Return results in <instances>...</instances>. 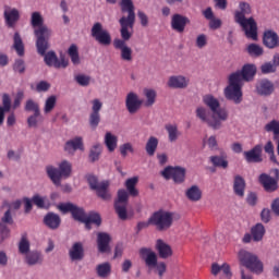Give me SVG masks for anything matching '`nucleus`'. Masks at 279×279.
Listing matches in <instances>:
<instances>
[{
  "instance_id": "dca6fc26",
  "label": "nucleus",
  "mask_w": 279,
  "mask_h": 279,
  "mask_svg": "<svg viewBox=\"0 0 279 279\" xmlns=\"http://www.w3.org/2000/svg\"><path fill=\"white\" fill-rule=\"evenodd\" d=\"M46 49L44 53H39V56L44 57V62L47 64V66H54V69H66L69 66V60L61 58L58 59V54H56V51L51 50L48 51Z\"/></svg>"
},
{
  "instance_id": "69168bd1",
  "label": "nucleus",
  "mask_w": 279,
  "mask_h": 279,
  "mask_svg": "<svg viewBox=\"0 0 279 279\" xmlns=\"http://www.w3.org/2000/svg\"><path fill=\"white\" fill-rule=\"evenodd\" d=\"M51 88V84H49L47 81H40L36 85L37 93H47Z\"/></svg>"
},
{
  "instance_id": "9b49d317",
  "label": "nucleus",
  "mask_w": 279,
  "mask_h": 279,
  "mask_svg": "<svg viewBox=\"0 0 279 279\" xmlns=\"http://www.w3.org/2000/svg\"><path fill=\"white\" fill-rule=\"evenodd\" d=\"M203 104L211 110L213 114H216L220 121H228V110L226 108H221V104L219 99L215 96L208 94L203 96Z\"/></svg>"
},
{
  "instance_id": "052dcab7",
  "label": "nucleus",
  "mask_w": 279,
  "mask_h": 279,
  "mask_svg": "<svg viewBox=\"0 0 279 279\" xmlns=\"http://www.w3.org/2000/svg\"><path fill=\"white\" fill-rule=\"evenodd\" d=\"M208 45V37L206 35L201 34L196 37V47L198 49H204Z\"/></svg>"
},
{
  "instance_id": "4be33fe9",
  "label": "nucleus",
  "mask_w": 279,
  "mask_h": 279,
  "mask_svg": "<svg viewBox=\"0 0 279 279\" xmlns=\"http://www.w3.org/2000/svg\"><path fill=\"white\" fill-rule=\"evenodd\" d=\"M244 158L248 163H260L263 162V145L257 144L251 150L244 151Z\"/></svg>"
},
{
  "instance_id": "6e6552de",
  "label": "nucleus",
  "mask_w": 279,
  "mask_h": 279,
  "mask_svg": "<svg viewBox=\"0 0 279 279\" xmlns=\"http://www.w3.org/2000/svg\"><path fill=\"white\" fill-rule=\"evenodd\" d=\"M149 223L155 226L159 232H165L173 226V213L163 209L155 211L149 218Z\"/></svg>"
},
{
  "instance_id": "f257e3e1",
  "label": "nucleus",
  "mask_w": 279,
  "mask_h": 279,
  "mask_svg": "<svg viewBox=\"0 0 279 279\" xmlns=\"http://www.w3.org/2000/svg\"><path fill=\"white\" fill-rule=\"evenodd\" d=\"M120 8L122 14H128V16L123 15L119 20L122 39H114L113 47L114 49H119L121 51V60L124 62H132V48H130L125 43L132 38V33H130V29H134V24L136 23L134 2L132 0H120Z\"/></svg>"
},
{
  "instance_id": "7ed1b4c3",
  "label": "nucleus",
  "mask_w": 279,
  "mask_h": 279,
  "mask_svg": "<svg viewBox=\"0 0 279 279\" xmlns=\"http://www.w3.org/2000/svg\"><path fill=\"white\" fill-rule=\"evenodd\" d=\"M45 20L39 12H33L31 17V25L34 27V34L36 36V49L37 53H45L46 49H49V39L51 38V29L44 24Z\"/></svg>"
},
{
  "instance_id": "e433bc0d",
  "label": "nucleus",
  "mask_w": 279,
  "mask_h": 279,
  "mask_svg": "<svg viewBox=\"0 0 279 279\" xmlns=\"http://www.w3.org/2000/svg\"><path fill=\"white\" fill-rule=\"evenodd\" d=\"M136 184H138V177H133L125 181V187L131 197H138V190L136 189Z\"/></svg>"
},
{
  "instance_id": "412c9836",
  "label": "nucleus",
  "mask_w": 279,
  "mask_h": 279,
  "mask_svg": "<svg viewBox=\"0 0 279 279\" xmlns=\"http://www.w3.org/2000/svg\"><path fill=\"white\" fill-rule=\"evenodd\" d=\"M190 24L191 20L180 13H175L171 17V27L174 32H178L179 34H183L184 29H186V26Z\"/></svg>"
},
{
  "instance_id": "72a5a7b5",
  "label": "nucleus",
  "mask_w": 279,
  "mask_h": 279,
  "mask_svg": "<svg viewBox=\"0 0 279 279\" xmlns=\"http://www.w3.org/2000/svg\"><path fill=\"white\" fill-rule=\"evenodd\" d=\"M209 160L214 167H218L219 169H228V155L222 153L220 156H211Z\"/></svg>"
},
{
  "instance_id": "79ce46f5",
  "label": "nucleus",
  "mask_w": 279,
  "mask_h": 279,
  "mask_svg": "<svg viewBox=\"0 0 279 279\" xmlns=\"http://www.w3.org/2000/svg\"><path fill=\"white\" fill-rule=\"evenodd\" d=\"M13 49H15L17 56H25V46L23 45V39L21 38V34L15 33L13 37Z\"/></svg>"
},
{
  "instance_id": "c03bdc74",
  "label": "nucleus",
  "mask_w": 279,
  "mask_h": 279,
  "mask_svg": "<svg viewBox=\"0 0 279 279\" xmlns=\"http://www.w3.org/2000/svg\"><path fill=\"white\" fill-rule=\"evenodd\" d=\"M264 151H265V154L269 155L270 162H274L275 165H278V159L276 158V150H275V147H274V142L268 141L264 145Z\"/></svg>"
},
{
  "instance_id": "0e129e2a",
  "label": "nucleus",
  "mask_w": 279,
  "mask_h": 279,
  "mask_svg": "<svg viewBox=\"0 0 279 279\" xmlns=\"http://www.w3.org/2000/svg\"><path fill=\"white\" fill-rule=\"evenodd\" d=\"M38 117H40V112L32 114L27 118L28 128H38Z\"/></svg>"
},
{
  "instance_id": "7c9ffc66",
  "label": "nucleus",
  "mask_w": 279,
  "mask_h": 279,
  "mask_svg": "<svg viewBox=\"0 0 279 279\" xmlns=\"http://www.w3.org/2000/svg\"><path fill=\"white\" fill-rule=\"evenodd\" d=\"M156 250L160 256V258H169V256H173V251L171 246L162 240H157Z\"/></svg>"
},
{
  "instance_id": "aec40b11",
  "label": "nucleus",
  "mask_w": 279,
  "mask_h": 279,
  "mask_svg": "<svg viewBox=\"0 0 279 279\" xmlns=\"http://www.w3.org/2000/svg\"><path fill=\"white\" fill-rule=\"evenodd\" d=\"M231 75H238L239 82L243 84V82H252L256 75V65L254 64H244L241 71H236Z\"/></svg>"
},
{
  "instance_id": "f03ea898",
  "label": "nucleus",
  "mask_w": 279,
  "mask_h": 279,
  "mask_svg": "<svg viewBox=\"0 0 279 279\" xmlns=\"http://www.w3.org/2000/svg\"><path fill=\"white\" fill-rule=\"evenodd\" d=\"M252 14V7L247 2H240L239 10L234 12V21L240 25L246 38L258 40V24L254 17H246Z\"/></svg>"
},
{
  "instance_id": "bf43d9fd",
  "label": "nucleus",
  "mask_w": 279,
  "mask_h": 279,
  "mask_svg": "<svg viewBox=\"0 0 279 279\" xmlns=\"http://www.w3.org/2000/svg\"><path fill=\"white\" fill-rule=\"evenodd\" d=\"M128 151H130V154H134V147L130 143H125L120 146V154L123 158L128 156Z\"/></svg>"
},
{
  "instance_id": "1a4fd4ad",
  "label": "nucleus",
  "mask_w": 279,
  "mask_h": 279,
  "mask_svg": "<svg viewBox=\"0 0 279 279\" xmlns=\"http://www.w3.org/2000/svg\"><path fill=\"white\" fill-rule=\"evenodd\" d=\"M270 173H272L274 177H270L268 173L265 172L259 174L258 182L266 191V193H276L279 184V169L272 168L270 169Z\"/></svg>"
},
{
  "instance_id": "58836bf2",
  "label": "nucleus",
  "mask_w": 279,
  "mask_h": 279,
  "mask_svg": "<svg viewBox=\"0 0 279 279\" xmlns=\"http://www.w3.org/2000/svg\"><path fill=\"white\" fill-rule=\"evenodd\" d=\"M26 263L31 266L43 264V254L38 251L29 252L26 255Z\"/></svg>"
},
{
  "instance_id": "f704fd0d",
  "label": "nucleus",
  "mask_w": 279,
  "mask_h": 279,
  "mask_svg": "<svg viewBox=\"0 0 279 279\" xmlns=\"http://www.w3.org/2000/svg\"><path fill=\"white\" fill-rule=\"evenodd\" d=\"M83 223H85L86 230L92 229V223H95V226H101V216L95 211H92L88 215H85V220H83Z\"/></svg>"
},
{
  "instance_id": "9d476101",
  "label": "nucleus",
  "mask_w": 279,
  "mask_h": 279,
  "mask_svg": "<svg viewBox=\"0 0 279 279\" xmlns=\"http://www.w3.org/2000/svg\"><path fill=\"white\" fill-rule=\"evenodd\" d=\"M90 36L98 43V45H101L102 47H110L112 45V36L110 35V32L108 29L104 28V25L99 22H96L92 29H90Z\"/></svg>"
},
{
  "instance_id": "a878e982",
  "label": "nucleus",
  "mask_w": 279,
  "mask_h": 279,
  "mask_svg": "<svg viewBox=\"0 0 279 279\" xmlns=\"http://www.w3.org/2000/svg\"><path fill=\"white\" fill-rule=\"evenodd\" d=\"M110 234L106 232H98L97 233V245H98V252L100 254H106L110 252Z\"/></svg>"
},
{
  "instance_id": "473e14b6",
  "label": "nucleus",
  "mask_w": 279,
  "mask_h": 279,
  "mask_svg": "<svg viewBox=\"0 0 279 279\" xmlns=\"http://www.w3.org/2000/svg\"><path fill=\"white\" fill-rule=\"evenodd\" d=\"M265 232H266L265 226H263V223L260 222L256 223L251 228V234L255 243H259V241L264 239Z\"/></svg>"
},
{
  "instance_id": "f8f14e48",
  "label": "nucleus",
  "mask_w": 279,
  "mask_h": 279,
  "mask_svg": "<svg viewBox=\"0 0 279 279\" xmlns=\"http://www.w3.org/2000/svg\"><path fill=\"white\" fill-rule=\"evenodd\" d=\"M196 117L202 121V123H206L208 128L211 130H221V121L216 114L211 113L205 107L196 108Z\"/></svg>"
},
{
  "instance_id": "e2e57ef3",
  "label": "nucleus",
  "mask_w": 279,
  "mask_h": 279,
  "mask_svg": "<svg viewBox=\"0 0 279 279\" xmlns=\"http://www.w3.org/2000/svg\"><path fill=\"white\" fill-rule=\"evenodd\" d=\"M2 109L10 112L12 110V100L10 99V95L3 94L2 96Z\"/></svg>"
},
{
  "instance_id": "c756f323",
  "label": "nucleus",
  "mask_w": 279,
  "mask_h": 279,
  "mask_svg": "<svg viewBox=\"0 0 279 279\" xmlns=\"http://www.w3.org/2000/svg\"><path fill=\"white\" fill-rule=\"evenodd\" d=\"M64 149L65 151H68V154H73L74 151H77V149L83 150L84 141L82 140V137H75L73 140H70L65 143Z\"/></svg>"
},
{
  "instance_id": "cd10ccee",
  "label": "nucleus",
  "mask_w": 279,
  "mask_h": 279,
  "mask_svg": "<svg viewBox=\"0 0 279 279\" xmlns=\"http://www.w3.org/2000/svg\"><path fill=\"white\" fill-rule=\"evenodd\" d=\"M71 260L84 259V244L82 242H75L69 251Z\"/></svg>"
},
{
  "instance_id": "13d9d810",
  "label": "nucleus",
  "mask_w": 279,
  "mask_h": 279,
  "mask_svg": "<svg viewBox=\"0 0 279 279\" xmlns=\"http://www.w3.org/2000/svg\"><path fill=\"white\" fill-rule=\"evenodd\" d=\"M10 236V229L5 223L0 222V243H3L4 239H8Z\"/></svg>"
},
{
  "instance_id": "2f4dec72",
  "label": "nucleus",
  "mask_w": 279,
  "mask_h": 279,
  "mask_svg": "<svg viewBox=\"0 0 279 279\" xmlns=\"http://www.w3.org/2000/svg\"><path fill=\"white\" fill-rule=\"evenodd\" d=\"M220 271L226 276V278L230 279L232 278V270H230V265L225 263L221 266L219 264L215 263L211 265V274L213 276H219Z\"/></svg>"
},
{
  "instance_id": "ea45409f",
  "label": "nucleus",
  "mask_w": 279,
  "mask_h": 279,
  "mask_svg": "<svg viewBox=\"0 0 279 279\" xmlns=\"http://www.w3.org/2000/svg\"><path fill=\"white\" fill-rule=\"evenodd\" d=\"M104 151V148L101 147V144H94L89 149V161L90 162H97L99 158H101V153Z\"/></svg>"
},
{
  "instance_id": "5fc2aeb1",
  "label": "nucleus",
  "mask_w": 279,
  "mask_h": 279,
  "mask_svg": "<svg viewBox=\"0 0 279 279\" xmlns=\"http://www.w3.org/2000/svg\"><path fill=\"white\" fill-rule=\"evenodd\" d=\"M25 110L26 112H34V114H38V112H40V106L33 99H28L25 105Z\"/></svg>"
},
{
  "instance_id": "3c124183",
  "label": "nucleus",
  "mask_w": 279,
  "mask_h": 279,
  "mask_svg": "<svg viewBox=\"0 0 279 279\" xmlns=\"http://www.w3.org/2000/svg\"><path fill=\"white\" fill-rule=\"evenodd\" d=\"M247 53H250L253 58H259V56H263L264 50L259 45L251 44L247 46Z\"/></svg>"
},
{
  "instance_id": "5701e85b",
  "label": "nucleus",
  "mask_w": 279,
  "mask_h": 279,
  "mask_svg": "<svg viewBox=\"0 0 279 279\" xmlns=\"http://www.w3.org/2000/svg\"><path fill=\"white\" fill-rule=\"evenodd\" d=\"M263 43L264 46L267 47V49H277V47H279L278 33L271 29L265 31L263 36Z\"/></svg>"
},
{
  "instance_id": "680f3d73",
  "label": "nucleus",
  "mask_w": 279,
  "mask_h": 279,
  "mask_svg": "<svg viewBox=\"0 0 279 279\" xmlns=\"http://www.w3.org/2000/svg\"><path fill=\"white\" fill-rule=\"evenodd\" d=\"M75 81L80 86H88V84H90V76L78 74L75 76Z\"/></svg>"
},
{
  "instance_id": "774afa93",
  "label": "nucleus",
  "mask_w": 279,
  "mask_h": 279,
  "mask_svg": "<svg viewBox=\"0 0 279 279\" xmlns=\"http://www.w3.org/2000/svg\"><path fill=\"white\" fill-rule=\"evenodd\" d=\"M262 73H276V65H274L271 62L264 63L262 65Z\"/></svg>"
},
{
  "instance_id": "2eb2a0df",
  "label": "nucleus",
  "mask_w": 279,
  "mask_h": 279,
  "mask_svg": "<svg viewBox=\"0 0 279 279\" xmlns=\"http://www.w3.org/2000/svg\"><path fill=\"white\" fill-rule=\"evenodd\" d=\"M166 180H173L175 184H182L186 180V169L182 167L168 166L161 172Z\"/></svg>"
},
{
  "instance_id": "8fccbe9b",
  "label": "nucleus",
  "mask_w": 279,
  "mask_h": 279,
  "mask_svg": "<svg viewBox=\"0 0 279 279\" xmlns=\"http://www.w3.org/2000/svg\"><path fill=\"white\" fill-rule=\"evenodd\" d=\"M68 56L71 58V62L73 64H80V52L77 51V46L71 45L68 50Z\"/></svg>"
},
{
  "instance_id": "f3484780",
  "label": "nucleus",
  "mask_w": 279,
  "mask_h": 279,
  "mask_svg": "<svg viewBox=\"0 0 279 279\" xmlns=\"http://www.w3.org/2000/svg\"><path fill=\"white\" fill-rule=\"evenodd\" d=\"M101 108H104V102H101V100H99L98 98L92 100V113L89 114V125L90 128H93V130H97V126L101 121V114H99Z\"/></svg>"
},
{
  "instance_id": "393cba45",
  "label": "nucleus",
  "mask_w": 279,
  "mask_h": 279,
  "mask_svg": "<svg viewBox=\"0 0 279 279\" xmlns=\"http://www.w3.org/2000/svg\"><path fill=\"white\" fill-rule=\"evenodd\" d=\"M256 93L262 97H269L274 93V83L269 80H260L256 84Z\"/></svg>"
},
{
  "instance_id": "a211bd4d",
  "label": "nucleus",
  "mask_w": 279,
  "mask_h": 279,
  "mask_svg": "<svg viewBox=\"0 0 279 279\" xmlns=\"http://www.w3.org/2000/svg\"><path fill=\"white\" fill-rule=\"evenodd\" d=\"M3 16L4 23L10 29H14L16 27V23L21 21V13L14 8L5 7Z\"/></svg>"
},
{
  "instance_id": "864d4df0",
  "label": "nucleus",
  "mask_w": 279,
  "mask_h": 279,
  "mask_svg": "<svg viewBox=\"0 0 279 279\" xmlns=\"http://www.w3.org/2000/svg\"><path fill=\"white\" fill-rule=\"evenodd\" d=\"M144 95L146 97L145 106L149 108L153 104H156V90L154 89H144Z\"/></svg>"
},
{
  "instance_id": "603ef678",
  "label": "nucleus",
  "mask_w": 279,
  "mask_h": 279,
  "mask_svg": "<svg viewBox=\"0 0 279 279\" xmlns=\"http://www.w3.org/2000/svg\"><path fill=\"white\" fill-rule=\"evenodd\" d=\"M58 101V98H56V96H49L47 99H46V102H45V107H44V112L46 114H49V112H51L53 110V108H56V102Z\"/></svg>"
},
{
  "instance_id": "a18cd8bd",
  "label": "nucleus",
  "mask_w": 279,
  "mask_h": 279,
  "mask_svg": "<svg viewBox=\"0 0 279 279\" xmlns=\"http://www.w3.org/2000/svg\"><path fill=\"white\" fill-rule=\"evenodd\" d=\"M29 247H31L29 240H27V234L24 233L22 234V238L19 242L20 254H23L26 256L29 253Z\"/></svg>"
},
{
  "instance_id": "4d7b16f0",
  "label": "nucleus",
  "mask_w": 279,
  "mask_h": 279,
  "mask_svg": "<svg viewBox=\"0 0 279 279\" xmlns=\"http://www.w3.org/2000/svg\"><path fill=\"white\" fill-rule=\"evenodd\" d=\"M13 71L20 74L25 73V61L23 59H16L13 64Z\"/></svg>"
},
{
  "instance_id": "c9c22d12",
  "label": "nucleus",
  "mask_w": 279,
  "mask_h": 279,
  "mask_svg": "<svg viewBox=\"0 0 279 279\" xmlns=\"http://www.w3.org/2000/svg\"><path fill=\"white\" fill-rule=\"evenodd\" d=\"M119 143V137L112 134L111 132H107L105 134V145L110 154L117 149V145Z\"/></svg>"
},
{
  "instance_id": "338daca9",
  "label": "nucleus",
  "mask_w": 279,
  "mask_h": 279,
  "mask_svg": "<svg viewBox=\"0 0 279 279\" xmlns=\"http://www.w3.org/2000/svg\"><path fill=\"white\" fill-rule=\"evenodd\" d=\"M32 202L35 204V206H37V208H45V198L40 195H34Z\"/></svg>"
},
{
  "instance_id": "37998d69",
  "label": "nucleus",
  "mask_w": 279,
  "mask_h": 279,
  "mask_svg": "<svg viewBox=\"0 0 279 279\" xmlns=\"http://www.w3.org/2000/svg\"><path fill=\"white\" fill-rule=\"evenodd\" d=\"M158 137L156 136H150L148 138V141L146 142V146H145V149H146V154L148 156H155L156 154V149H158Z\"/></svg>"
},
{
  "instance_id": "0eeeda50",
  "label": "nucleus",
  "mask_w": 279,
  "mask_h": 279,
  "mask_svg": "<svg viewBox=\"0 0 279 279\" xmlns=\"http://www.w3.org/2000/svg\"><path fill=\"white\" fill-rule=\"evenodd\" d=\"M140 256L145 262L146 267L149 269H154L156 267L157 274L160 278L165 276L167 271V264L163 262L158 264V256L151 248L149 247H142L140 248Z\"/></svg>"
},
{
  "instance_id": "6e6d98bb",
  "label": "nucleus",
  "mask_w": 279,
  "mask_h": 279,
  "mask_svg": "<svg viewBox=\"0 0 279 279\" xmlns=\"http://www.w3.org/2000/svg\"><path fill=\"white\" fill-rule=\"evenodd\" d=\"M130 197V194L125 190H119L118 191V199L116 201V204H124L128 205V199Z\"/></svg>"
},
{
  "instance_id": "4468645a",
  "label": "nucleus",
  "mask_w": 279,
  "mask_h": 279,
  "mask_svg": "<svg viewBox=\"0 0 279 279\" xmlns=\"http://www.w3.org/2000/svg\"><path fill=\"white\" fill-rule=\"evenodd\" d=\"M87 182L92 191H96L98 197L105 201L110 199V193L108 192V187L110 186V183L108 181H102L99 183V181L97 180V177L88 175Z\"/></svg>"
},
{
  "instance_id": "09e8293b",
  "label": "nucleus",
  "mask_w": 279,
  "mask_h": 279,
  "mask_svg": "<svg viewBox=\"0 0 279 279\" xmlns=\"http://www.w3.org/2000/svg\"><path fill=\"white\" fill-rule=\"evenodd\" d=\"M264 130L266 132H272L274 138H276V136H279V120H271L265 125Z\"/></svg>"
},
{
  "instance_id": "20e7f679",
  "label": "nucleus",
  "mask_w": 279,
  "mask_h": 279,
  "mask_svg": "<svg viewBox=\"0 0 279 279\" xmlns=\"http://www.w3.org/2000/svg\"><path fill=\"white\" fill-rule=\"evenodd\" d=\"M238 258L242 267H246L252 274H256L257 276L263 274L265 266L263 265V262L258 259V255L251 253L250 251L240 250Z\"/></svg>"
},
{
  "instance_id": "de8ad7c7",
  "label": "nucleus",
  "mask_w": 279,
  "mask_h": 279,
  "mask_svg": "<svg viewBox=\"0 0 279 279\" xmlns=\"http://www.w3.org/2000/svg\"><path fill=\"white\" fill-rule=\"evenodd\" d=\"M116 213L122 221H125L128 219V205L114 203Z\"/></svg>"
},
{
  "instance_id": "49530a36",
  "label": "nucleus",
  "mask_w": 279,
  "mask_h": 279,
  "mask_svg": "<svg viewBox=\"0 0 279 279\" xmlns=\"http://www.w3.org/2000/svg\"><path fill=\"white\" fill-rule=\"evenodd\" d=\"M166 130L168 132V138L170 143H175V141H178V136H180V133L178 132V125L166 124Z\"/></svg>"
},
{
  "instance_id": "a19ab883",
  "label": "nucleus",
  "mask_w": 279,
  "mask_h": 279,
  "mask_svg": "<svg viewBox=\"0 0 279 279\" xmlns=\"http://www.w3.org/2000/svg\"><path fill=\"white\" fill-rule=\"evenodd\" d=\"M96 274L99 278H108L109 274H112V266L108 262L99 264L96 267Z\"/></svg>"
},
{
  "instance_id": "ddd939ff",
  "label": "nucleus",
  "mask_w": 279,
  "mask_h": 279,
  "mask_svg": "<svg viewBox=\"0 0 279 279\" xmlns=\"http://www.w3.org/2000/svg\"><path fill=\"white\" fill-rule=\"evenodd\" d=\"M57 208L62 213V215L71 213L74 221L84 223V220L86 219V211H84V208L78 207L73 203H60Z\"/></svg>"
},
{
  "instance_id": "4c0bfd02",
  "label": "nucleus",
  "mask_w": 279,
  "mask_h": 279,
  "mask_svg": "<svg viewBox=\"0 0 279 279\" xmlns=\"http://www.w3.org/2000/svg\"><path fill=\"white\" fill-rule=\"evenodd\" d=\"M185 197H187L190 202H199V199H202V190L197 185H192L186 190Z\"/></svg>"
},
{
  "instance_id": "bb28decb",
  "label": "nucleus",
  "mask_w": 279,
  "mask_h": 279,
  "mask_svg": "<svg viewBox=\"0 0 279 279\" xmlns=\"http://www.w3.org/2000/svg\"><path fill=\"white\" fill-rule=\"evenodd\" d=\"M190 80L183 75H173L168 80L169 88H186Z\"/></svg>"
},
{
  "instance_id": "c85d7f7f",
  "label": "nucleus",
  "mask_w": 279,
  "mask_h": 279,
  "mask_svg": "<svg viewBox=\"0 0 279 279\" xmlns=\"http://www.w3.org/2000/svg\"><path fill=\"white\" fill-rule=\"evenodd\" d=\"M245 179H243V177L241 175H235L234 180H233V193L238 196V197H245Z\"/></svg>"
},
{
  "instance_id": "b1692460",
  "label": "nucleus",
  "mask_w": 279,
  "mask_h": 279,
  "mask_svg": "<svg viewBox=\"0 0 279 279\" xmlns=\"http://www.w3.org/2000/svg\"><path fill=\"white\" fill-rule=\"evenodd\" d=\"M44 223L49 230H58L62 223V218H60V215L50 211L44 217Z\"/></svg>"
},
{
  "instance_id": "6ab92c4d",
  "label": "nucleus",
  "mask_w": 279,
  "mask_h": 279,
  "mask_svg": "<svg viewBox=\"0 0 279 279\" xmlns=\"http://www.w3.org/2000/svg\"><path fill=\"white\" fill-rule=\"evenodd\" d=\"M125 106L130 114H136V112H138V110H141V107L143 106V100L138 98V95L136 93L130 92L126 95Z\"/></svg>"
},
{
  "instance_id": "39448f33",
  "label": "nucleus",
  "mask_w": 279,
  "mask_h": 279,
  "mask_svg": "<svg viewBox=\"0 0 279 279\" xmlns=\"http://www.w3.org/2000/svg\"><path fill=\"white\" fill-rule=\"evenodd\" d=\"M73 166L71 162L63 160L59 163V169L53 166H47L46 172L54 186L62 184V178H70Z\"/></svg>"
},
{
  "instance_id": "423d86ee",
  "label": "nucleus",
  "mask_w": 279,
  "mask_h": 279,
  "mask_svg": "<svg viewBox=\"0 0 279 279\" xmlns=\"http://www.w3.org/2000/svg\"><path fill=\"white\" fill-rule=\"evenodd\" d=\"M243 83L239 81V75H229V85L225 88V97L229 101H233L239 105L243 101Z\"/></svg>"
}]
</instances>
